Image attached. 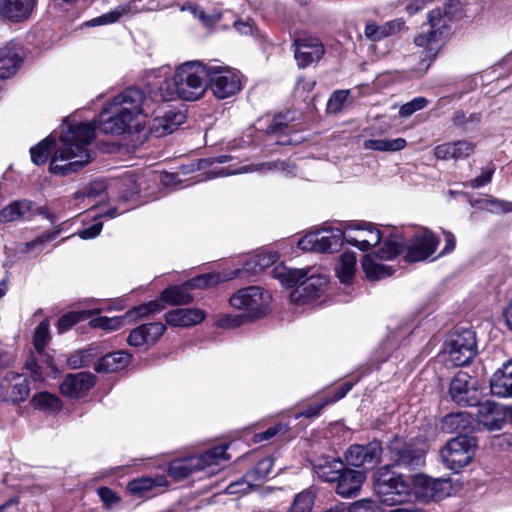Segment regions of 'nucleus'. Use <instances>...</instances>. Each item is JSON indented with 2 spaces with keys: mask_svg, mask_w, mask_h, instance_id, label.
<instances>
[{
  "mask_svg": "<svg viewBox=\"0 0 512 512\" xmlns=\"http://www.w3.org/2000/svg\"><path fill=\"white\" fill-rule=\"evenodd\" d=\"M49 341V324L42 321L35 329L34 333V347L37 352L44 350V347Z\"/></svg>",
  "mask_w": 512,
  "mask_h": 512,
  "instance_id": "nucleus-50",
  "label": "nucleus"
},
{
  "mask_svg": "<svg viewBox=\"0 0 512 512\" xmlns=\"http://www.w3.org/2000/svg\"><path fill=\"white\" fill-rule=\"evenodd\" d=\"M60 233V229H56L53 231H46L39 235L36 239L24 243L18 247V251L20 253H28L32 250H36L37 252H40L43 250L46 243L49 241L54 240L58 234Z\"/></svg>",
  "mask_w": 512,
  "mask_h": 512,
  "instance_id": "nucleus-45",
  "label": "nucleus"
},
{
  "mask_svg": "<svg viewBox=\"0 0 512 512\" xmlns=\"http://www.w3.org/2000/svg\"><path fill=\"white\" fill-rule=\"evenodd\" d=\"M474 456V450H440L439 454L441 463L453 473L469 465Z\"/></svg>",
  "mask_w": 512,
  "mask_h": 512,
  "instance_id": "nucleus-29",
  "label": "nucleus"
},
{
  "mask_svg": "<svg viewBox=\"0 0 512 512\" xmlns=\"http://www.w3.org/2000/svg\"><path fill=\"white\" fill-rule=\"evenodd\" d=\"M422 496L427 500L439 501L450 495L452 486L449 479L416 475L413 479Z\"/></svg>",
  "mask_w": 512,
  "mask_h": 512,
  "instance_id": "nucleus-18",
  "label": "nucleus"
},
{
  "mask_svg": "<svg viewBox=\"0 0 512 512\" xmlns=\"http://www.w3.org/2000/svg\"><path fill=\"white\" fill-rule=\"evenodd\" d=\"M490 390L501 398L512 397V361L505 362L490 379Z\"/></svg>",
  "mask_w": 512,
  "mask_h": 512,
  "instance_id": "nucleus-23",
  "label": "nucleus"
},
{
  "mask_svg": "<svg viewBox=\"0 0 512 512\" xmlns=\"http://www.w3.org/2000/svg\"><path fill=\"white\" fill-rule=\"evenodd\" d=\"M404 21L401 19L386 22L383 25H376L375 23H367L365 27V36L371 41H379L388 37L404 28Z\"/></svg>",
  "mask_w": 512,
  "mask_h": 512,
  "instance_id": "nucleus-35",
  "label": "nucleus"
},
{
  "mask_svg": "<svg viewBox=\"0 0 512 512\" xmlns=\"http://www.w3.org/2000/svg\"><path fill=\"white\" fill-rule=\"evenodd\" d=\"M95 138L93 123L68 124L62 129L60 144L56 147L55 139L51 136L42 140L30 149L31 160L36 165L44 164L54 153L50 161V171L59 176H67L78 172L93 159L89 146Z\"/></svg>",
  "mask_w": 512,
  "mask_h": 512,
  "instance_id": "nucleus-1",
  "label": "nucleus"
},
{
  "mask_svg": "<svg viewBox=\"0 0 512 512\" xmlns=\"http://www.w3.org/2000/svg\"><path fill=\"white\" fill-rule=\"evenodd\" d=\"M102 227H103L102 223H100V222L95 223V224L91 225L90 227L85 228V229L81 230L80 232H78V236L81 239H85V240L93 239L100 234Z\"/></svg>",
  "mask_w": 512,
  "mask_h": 512,
  "instance_id": "nucleus-63",
  "label": "nucleus"
},
{
  "mask_svg": "<svg viewBox=\"0 0 512 512\" xmlns=\"http://www.w3.org/2000/svg\"><path fill=\"white\" fill-rule=\"evenodd\" d=\"M229 459L226 450H204L197 455L172 461L168 468V474L175 480H182L205 468L221 466Z\"/></svg>",
  "mask_w": 512,
  "mask_h": 512,
  "instance_id": "nucleus-8",
  "label": "nucleus"
},
{
  "mask_svg": "<svg viewBox=\"0 0 512 512\" xmlns=\"http://www.w3.org/2000/svg\"><path fill=\"white\" fill-rule=\"evenodd\" d=\"M381 238V232L371 223H357L345 229V241L362 251L377 245Z\"/></svg>",
  "mask_w": 512,
  "mask_h": 512,
  "instance_id": "nucleus-14",
  "label": "nucleus"
},
{
  "mask_svg": "<svg viewBox=\"0 0 512 512\" xmlns=\"http://www.w3.org/2000/svg\"><path fill=\"white\" fill-rule=\"evenodd\" d=\"M95 385V376L89 372L67 374L60 385V392L72 399L86 395Z\"/></svg>",
  "mask_w": 512,
  "mask_h": 512,
  "instance_id": "nucleus-17",
  "label": "nucleus"
},
{
  "mask_svg": "<svg viewBox=\"0 0 512 512\" xmlns=\"http://www.w3.org/2000/svg\"><path fill=\"white\" fill-rule=\"evenodd\" d=\"M185 121V115L180 111L158 110L149 122L148 133L157 138L173 133Z\"/></svg>",
  "mask_w": 512,
  "mask_h": 512,
  "instance_id": "nucleus-16",
  "label": "nucleus"
},
{
  "mask_svg": "<svg viewBox=\"0 0 512 512\" xmlns=\"http://www.w3.org/2000/svg\"><path fill=\"white\" fill-rule=\"evenodd\" d=\"M100 313V310H82V311H72L65 315H63L57 325V329L60 333L69 330L73 325L88 319L93 314Z\"/></svg>",
  "mask_w": 512,
  "mask_h": 512,
  "instance_id": "nucleus-42",
  "label": "nucleus"
},
{
  "mask_svg": "<svg viewBox=\"0 0 512 512\" xmlns=\"http://www.w3.org/2000/svg\"><path fill=\"white\" fill-rule=\"evenodd\" d=\"M130 11L129 5H120L110 12L103 14L99 17H96L90 20L87 24L89 26H98L104 24H111L120 19L121 16L127 14Z\"/></svg>",
  "mask_w": 512,
  "mask_h": 512,
  "instance_id": "nucleus-46",
  "label": "nucleus"
},
{
  "mask_svg": "<svg viewBox=\"0 0 512 512\" xmlns=\"http://www.w3.org/2000/svg\"><path fill=\"white\" fill-rule=\"evenodd\" d=\"M208 85L215 97L226 99L242 89L241 75L218 60L208 62Z\"/></svg>",
  "mask_w": 512,
  "mask_h": 512,
  "instance_id": "nucleus-9",
  "label": "nucleus"
},
{
  "mask_svg": "<svg viewBox=\"0 0 512 512\" xmlns=\"http://www.w3.org/2000/svg\"><path fill=\"white\" fill-rule=\"evenodd\" d=\"M205 316V312L198 308H180L169 311L165 320L171 326L189 327L201 323Z\"/></svg>",
  "mask_w": 512,
  "mask_h": 512,
  "instance_id": "nucleus-28",
  "label": "nucleus"
},
{
  "mask_svg": "<svg viewBox=\"0 0 512 512\" xmlns=\"http://www.w3.org/2000/svg\"><path fill=\"white\" fill-rule=\"evenodd\" d=\"M286 430H287V426L279 423L273 427H270L269 429H267L264 432L255 434L252 438V441L254 444L261 443L263 441H267V440L273 438L274 436H276L280 433L284 434L286 432Z\"/></svg>",
  "mask_w": 512,
  "mask_h": 512,
  "instance_id": "nucleus-57",
  "label": "nucleus"
},
{
  "mask_svg": "<svg viewBox=\"0 0 512 512\" xmlns=\"http://www.w3.org/2000/svg\"><path fill=\"white\" fill-rule=\"evenodd\" d=\"M390 239L397 240L400 243V253H404V259L407 262L426 260L435 252L439 244V238L427 229L418 231L412 237L406 248L403 247V243L399 237L393 236Z\"/></svg>",
  "mask_w": 512,
  "mask_h": 512,
  "instance_id": "nucleus-12",
  "label": "nucleus"
},
{
  "mask_svg": "<svg viewBox=\"0 0 512 512\" xmlns=\"http://www.w3.org/2000/svg\"><path fill=\"white\" fill-rule=\"evenodd\" d=\"M30 393L29 382L25 375L7 372L0 380V401L13 405L25 401Z\"/></svg>",
  "mask_w": 512,
  "mask_h": 512,
  "instance_id": "nucleus-13",
  "label": "nucleus"
},
{
  "mask_svg": "<svg viewBox=\"0 0 512 512\" xmlns=\"http://www.w3.org/2000/svg\"><path fill=\"white\" fill-rule=\"evenodd\" d=\"M384 457L392 461L393 466L415 469L425 463L424 450H385Z\"/></svg>",
  "mask_w": 512,
  "mask_h": 512,
  "instance_id": "nucleus-25",
  "label": "nucleus"
},
{
  "mask_svg": "<svg viewBox=\"0 0 512 512\" xmlns=\"http://www.w3.org/2000/svg\"><path fill=\"white\" fill-rule=\"evenodd\" d=\"M225 280L219 273H207L199 275L188 282L191 289L211 288Z\"/></svg>",
  "mask_w": 512,
  "mask_h": 512,
  "instance_id": "nucleus-47",
  "label": "nucleus"
},
{
  "mask_svg": "<svg viewBox=\"0 0 512 512\" xmlns=\"http://www.w3.org/2000/svg\"><path fill=\"white\" fill-rule=\"evenodd\" d=\"M493 173H494V169H488V170L484 171L480 176H478L470 181V186L472 188H479V187H482V186L488 184L492 179Z\"/></svg>",
  "mask_w": 512,
  "mask_h": 512,
  "instance_id": "nucleus-64",
  "label": "nucleus"
},
{
  "mask_svg": "<svg viewBox=\"0 0 512 512\" xmlns=\"http://www.w3.org/2000/svg\"><path fill=\"white\" fill-rule=\"evenodd\" d=\"M36 0H0V16L12 22L28 19Z\"/></svg>",
  "mask_w": 512,
  "mask_h": 512,
  "instance_id": "nucleus-21",
  "label": "nucleus"
},
{
  "mask_svg": "<svg viewBox=\"0 0 512 512\" xmlns=\"http://www.w3.org/2000/svg\"><path fill=\"white\" fill-rule=\"evenodd\" d=\"M38 353V358L41 362V365L44 367H46L47 369L50 370V372H48V374L55 378L58 374H59V371H58V368L56 367L53 359L44 353V350L40 351V352H37Z\"/></svg>",
  "mask_w": 512,
  "mask_h": 512,
  "instance_id": "nucleus-61",
  "label": "nucleus"
},
{
  "mask_svg": "<svg viewBox=\"0 0 512 512\" xmlns=\"http://www.w3.org/2000/svg\"><path fill=\"white\" fill-rule=\"evenodd\" d=\"M446 36L445 34H440L437 30L429 29L427 32L419 33L415 37L414 43L416 46L424 49L427 58L433 59L441 49Z\"/></svg>",
  "mask_w": 512,
  "mask_h": 512,
  "instance_id": "nucleus-31",
  "label": "nucleus"
},
{
  "mask_svg": "<svg viewBox=\"0 0 512 512\" xmlns=\"http://www.w3.org/2000/svg\"><path fill=\"white\" fill-rule=\"evenodd\" d=\"M388 468L389 463L376 472L375 491L386 505L404 504L411 496V486L402 476L390 473Z\"/></svg>",
  "mask_w": 512,
  "mask_h": 512,
  "instance_id": "nucleus-6",
  "label": "nucleus"
},
{
  "mask_svg": "<svg viewBox=\"0 0 512 512\" xmlns=\"http://www.w3.org/2000/svg\"><path fill=\"white\" fill-rule=\"evenodd\" d=\"M348 90L335 91L328 100L327 109L331 113H338L348 99Z\"/></svg>",
  "mask_w": 512,
  "mask_h": 512,
  "instance_id": "nucleus-53",
  "label": "nucleus"
},
{
  "mask_svg": "<svg viewBox=\"0 0 512 512\" xmlns=\"http://www.w3.org/2000/svg\"><path fill=\"white\" fill-rule=\"evenodd\" d=\"M230 305L243 311L241 315H226L218 320L221 328H235L240 326L246 318H259L269 309L270 295L260 287L250 286L238 290L230 297Z\"/></svg>",
  "mask_w": 512,
  "mask_h": 512,
  "instance_id": "nucleus-5",
  "label": "nucleus"
},
{
  "mask_svg": "<svg viewBox=\"0 0 512 512\" xmlns=\"http://www.w3.org/2000/svg\"><path fill=\"white\" fill-rule=\"evenodd\" d=\"M478 442L474 436L468 434H461L457 437L450 439L445 448H477Z\"/></svg>",
  "mask_w": 512,
  "mask_h": 512,
  "instance_id": "nucleus-52",
  "label": "nucleus"
},
{
  "mask_svg": "<svg viewBox=\"0 0 512 512\" xmlns=\"http://www.w3.org/2000/svg\"><path fill=\"white\" fill-rule=\"evenodd\" d=\"M345 240V230L341 228H323L306 234L298 241L303 251L329 252L337 251Z\"/></svg>",
  "mask_w": 512,
  "mask_h": 512,
  "instance_id": "nucleus-11",
  "label": "nucleus"
},
{
  "mask_svg": "<svg viewBox=\"0 0 512 512\" xmlns=\"http://www.w3.org/2000/svg\"><path fill=\"white\" fill-rule=\"evenodd\" d=\"M208 63L194 60L180 64L170 80H165L159 88L164 101L178 97L185 101L202 98L208 87Z\"/></svg>",
  "mask_w": 512,
  "mask_h": 512,
  "instance_id": "nucleus-3",
  "label": "nucleus"
},
{
  "mask_svg": "<svg viewBox=\"0 0 512 512\" xmlns=\"http://www.w3.org/2000/svg\"><path fill=\"white\" fill-rule=\"evenodd\" d=\"M366 476L362 471L345 468L336 479V493L343 498L356 497L365 482Z\"/></svg>",
  "mask_w": 512,
  "mask_h": 512,
  "instance_id": "nucleus-20",
  "label": "nucleus"
},
{
  "mask_svg": "<svg viewBox=\"0 0 512 512\" xmlns=\"http://www.w3.org/2000/svg\"><path fill=\"white\" fill-rule=\"evenodd\" d=\"M165 331V325L160 322L143 324L130 332L127 341L129 345L135 347H139L144 344H153L164 334Z\"/></svg>",
  "mask_w": 512,
  "mask_h": 512,
  "instance_id": "nucleus-22",
  "label": "nucleus"
},
{
  "mask_svg": "<svg viewBox=\"0 0 512 512\" xmlns=\"http://www.w3.org/2000/svg\"><path fill=\"white\" fill-rule=\"evenodd\" d=\"M30 404L34 409L46 415L58 414L63 408L61 399L47 391L35 393L30 400Z\"/></svg>",
  "mask_w": 512,
  "mask_h": 512,
  "instance_id": "nucleus-33",
  "label": "nucleus"
},
{
  "mask_svg": "<svg viewBox=\"0 0 512 512\" xmlns=\"http://www.w3.org/2000/svg\"><path fill=\"white\" fill-rule=\"evenodd\" d=\"M309 270L292 269L284 265L273 268L272 276L287 287L295 286L290 293V299L297 305H304L317 299L324 292L328 279L324 275L312 274L308 276Z\"/></svg>",
  "mask_w": 512,
  "mask_h": 512,
  "instance_id": "nucleus-4",
  "label": "nucleus"
},
{
  "mask_svg": "<svg viewBox=\"0 0 512 512\" xmlns=\"http://www.w3.org/2000/svg\"><path fill=\"white\" fill-rule=\"evenodd\" d=\"M446 362L455 367L468 365L477 354L476 334L468 328L453 331L444 344Z\"/></svg>",
  "mask_w": 512,
  "mask_h": 512,
  "instance_id": "nucleus-7",
  "label": "nucleus"
},
{
  "mask_svg": "<svg viewBox=\"0 0 512 512\" xmlns=\"http://www.w3.org/2000/svg\"><path fill=\"white\" fill-rule=\"evenodd\" d=\"M146 97L139 88H128L115 96L101 112L99 128L105 134L138 133L145 129Z\"/></svg>",
  "mask_w": 512,
  "mask_h": 512,
  "instance_id": "nucleus-2",
  "label": "nucleus"
},
{
  "mask_svg": "<svg viewBox=\"0 0 512 512\" xmlns=\"http://www.w3.org/2000/svg\"><path fill=\"white\" fill-rule=\"evenodd\" d=\"M428 100L425 97H416L400 107L399 115L403 118L411 116L416 111L425 108Z\"/></svg>",
  "mask_w": 512,
  "mask_h": 512,
  "instance_id": "nucleus-51",
  "label": "nucleus"
},
{
  "mask_svg": "<svg viewBox=\"0 0 512 512\" xmlns=\"http://www.w3.org/2000/svg\"><path fill=\"white\" fill-rule=\"evenodd\" d=\"M406 140L404 138L395 139H368L363 143L366 150H373L379 152H396L406 147Z\"/></svg>",
  "mask_w": 512,
  "mask_h": 512,
  "instance_id": "nucleus-38",
  "label": "nucleus"
},
{
  "mask_svg": "<svg viewBox=\"0 0 512 512\" xmlns=\"http://www.w3.org/2000/svg\"><path fill=\"white\" fill-rule=\"evenodd\" d=\"M106 190V184L102 180H95L89 183L81 193L84 197H97L104 193Z\"/></svg>",
  "mask_w": 512,
  "mask_h": 512,
  "instance_id": "nucleus-60",
  "label": "nucleus"
},
{
  "mask_svg": "<svg viewBox=\"0 0 512 512\" xmlns=\"http://www.w3.org/2000/svg\"><path fill=\"white\" fill-rule=\"evenodd\" d=\"M338 278L342 283L352 281L356 270V255L354 252H345L341 255L335 267Z\"/></svg>",
  "mask_w": 512,
  "mask_h": 512,
  "instance_id": "nucleus-37",
  "label": "nucleus"
},
{
  "mask_svg": "<svg viewBox=\"0 0 512 512\" xmlns=\"http://www.w3.org/2000/svg\"><path fill=\"white\" fill-rule=\"evenodd\" d=\"M101 500L105 503L106 506H112L115 503L119 502V497L115 492L107 487H101L97 491Z\"/></svg>",
  "mask_w": 512,
  "mask_h": 512,
  "instance_id": "nucleus-62",
  "label": "nucleus"
},
{
  "mask_svg": "<svg viewBox=\"0 0 512 512\" xmlns=\"http://www.w3.org/2000/svg\"><path fill=\"white\" fill-rule=\"evenodd\" d=\"M34 212V204L29 200H17L0 211V222L8 223L28 218Z\"/></svg>",
  "mask_w": 512,
  "mask_h": 512,
  "instance_id": "nucleus-32",
  "label": "nucleus"
},
{
  "mask_svg": "<svg viewBox=\"0 0 512 512\" xmlns=\"http://www.w3.org/2000/svg\"><path fill=\"white\" fill-rule=\"evenodd\" d=\"M475 144L467 140H458L438 145L434 149L437 159H464L474 152Z\"/></svg>",
  "mask_w": 512,
  "mask_h": 512,
  "instance_id": "nucleus-24",
  "label": "nucleus"
},
{
  "mask_svg": "<svg viewBox=\"0 0 512 512\" xmlns=\"http://www.w3.org/2000/svg\"><path fill=\"white\" fill-rule=\"evenodd\" d=\"M314 496L310 491H303L295 496L289 512H311Z\"/></svg>",
  "mask_w": 512,
  "mask_h": 512,
  "instance_id": "nucleus-48",
  "label": "nucleus"
},
{
  "mask_svg": "<svg viewBox=\"0 0 512 512\" xmlns=\"http://www.w3.org/2000/svg\"><path fill=\"white\" fill-rule=\"evenodd\" d=\"M383 452L385 450H347L345 459L349 465L373 470L382 462Z\"/></svg>",
  "mask_w": 512,
  "mask_h": 512,
  "instance_id": "nucleus-26",
  "label": "nucleus"
},
{
  "mask_svg": "<svg viewBox=\"0 0 512 512\" xmlns=\"http://www.w3.org/2000/svg\"><path fill=\"white\" fill-rule=\"evenodd\" d=\"M401 245L397 240L388 239L376 254H367L362 260V267L371 280H380L391 276L393 269L390 266L382 264V260H390L400 254Z\"/></svg>",
  "mask_w": 512,
  "mask_h": 512,
  "instance_id": "nucleus-10",
  "label": "nucleus"
},
{
  "mask_svg": "<svg viewBox=\"0 0 512 512\" xmlns=\"http://www.w3.org/2000/svg\"><path fill=\"white\" fill-rule=\"evenodd\" d=\"M349 512H382V510L377 502L361 499L350 505Z\"/></svg>",
  "mask_w": 512,
  "mask_h": 512,
  "instance_id": "nucleus-56",
  "label": "nucleus"
},
{
  "mask_svg": "<svg viewBox=\"0 0 512 512\" xmlns=\"http://www.w3.org/2000/svg\"><path fill=\"white\" fill-rule=\"evenodd\" d=\"M124 317H97L90 321V326L93 328H101L108 331H115L121 328Z\"/></svg>",
  "mask_w": 512,
  "mask_h": 512,
  "instance_id": "nucleus-49",
  "label": "nucleus"
},
{
  "mask_svg": "<svg viewBox=\"0 0 512 512\" xmlns=\"http://www.w3.org/2000/svg\"><path fill=\"white\" fill-rule=\"evenodd\" d=\"M278 256L276 253H259L253 257L244 266L245 271L256 274L274 264Z\"/></svg>",
  "mask_w": 512,
  "mask_h": 512,
  "instance_id": "nucleus-43",
  "label": "nucleus"
},
{
  "mask_svg": "<svg viewBox=\"0 0 512 512\" xmlns=\"http://www.w3.org/2000/svg\"><path fill=\"white\" fill-rule=\"evenodd\" d=\"M161 310V304L156 301H152L128 311L127 317H144L150 313L158 312Z\"/></svg>",
  "mask_w": 512,
  "mask_h": 512,
  "instance_id": "nucleus-54",
  "label": "nucleus"
},
{
  "mask_svg": "<svg viewBox=\"0 0 512 512\" xmlns=\"http://www.w3.org/2000/svg\"><path fill=\"white\" fill-rule=\"evenodd\" d=\"M91 356L89 350L77 351L68 358L67 363L72 369L85 367L88 366Z\"/></svg>",
  "mask_w": 512,
  "mask_h": 512,
  "instance_id": "nucleus-55",
  "label": "nucleus"
},
{
  "mask_svg": "<svg viewBox=\"0 0 512 512\" xmlns=\"http://www.w3.org/2000/svg\"><path fill=\"white\" fill-rule=\"evenodd\" d=\"M190 286L188 282L181 286H175L165 289L161 296L162 299L172 305H186L193 301V296L189 293Z\"/></svg>",
  "mask_w": 512,
  "mask_h": 512,
  "instance_id": "nucleus-39",
  "label": "nucleus"
},
{
  "mask_svg": "<svg viewBox=\"0 0 512 512\" xmlns=\"http://www.w3.org/2000/svg\"><path fill=\"white\" fill-rule=\"evenodd\" d=\"M167 485L165 477H142L130 481L127 485V489L131 494L143 495L144 493L152 490L155 487H164Z\"/></svg>",
  "mask_w": 512,
  "mask_h": 512,
  "instance_id": "nucleus-40",
  "label": "nucleus"
},
{
  "mask_svg": "<svg viewBox=\"0 0 512 512\" xmlns=\"http://www.w3.org/2000/svg\"><path fill=\"white\" fill-rule=\"evenodd\" d=\"M26 368L30 371L31 377L35 381H39L44 378V369L38 357H30L26 362Z\"/></svg>",
  "mask_w": 512,
  "mask_h": 512,
  "instance_id": "nucleus-59",
  "label": "nucleus"
},
{
  "mask_svg": "<svg viewBox=\"0 0 512 512\" xmlns=\"http://www.w3.org/2000/svg\"><path fill=\"white\" fill-rule=\"evenodd\" d=\"M130 354L117 351L103 356L95 366L97 372L112 373L124 369L130 362Z\"/></svg>",
  "mask_w": 512,
  "mask_h": 512,
  "instance_id": "nucleus-34",
  "label": "nucleus"
},
{
  "mask_svg": "<svg viewBox=\"0 0 512 512\" xmlns=\"http://www.w3.org/2000/svg\"><path fill=\"white\" fill-rule=\"evenodd\" d=\"M273 463H274L273 458L266 457V458L260 460L256 464V466L254 467V469L252 470L251 473L255 474L258 478H265L271 473Z\"/></svg>",
  "mask_w": 512,
  "mask_h": 512,
  "instance_id": "nucleus-58",
  "label": "nucleus"
},
{
  "mask_svg": "<svg viewBox=\"0 0 512 512\" xmlns=\"http://www.w3.org/2000/svg\"><path fill=\"white\" fill-rule=\"evenodd\" d=\"M314 472L326 482L336 481L338 475L344 471V463L339 457H320L311 462Z\"/></svg>",
  "mask_w": 512,
  "mask_h": 512,
  "instance_id": "nucleus-27",
  "label": "nucleus"
},
{
  "mask_svg": "<svg viewBox=\"0 0 512 512\" xmlns=\"http://www.w3.org/2000/svg\"><path fill=\"white\" fill-rule=\"evenodd\" d=\"M471 377L466 372H458L450 383L449 393L452 400L459 405L477 404L476 389L471 386Z\"/></svg>",
  "mask_w": 512,
  "mask_h": 512,
  "instance_id": "nucleus-19",
  "label": "nucleus"
},
{
  "mask_svg": "<svg viewBox=\"0 0 512 512\" xmlns=\"http://www.w3.org/2000/svg\"><path fill=\"white\" fill-rule=\"evenodd\" d=\"M449 12L446 7L433 9L428 14L429 29L437 30L440 34H448Z\"/></svg>",
  "mask_w": 512,
  "mask_h": 512,
  "instance_id": "nucleus-44",
  "label": "nucleus"
},
{
  "mask_svg": "<svg viewBox=\"0 0 512 512\" xmlns=\"http://www.w3.org/2000/svg\"><path fill=\"white\" fill-rule=\"evenodd\" d=\"M274 169H284V163L280 162V161L265 162V163L255 164V165H246L237 171L220 169L219 171L213 170L212 173L214 174L213 175L214 177H219V176L223 177V176L233 175V174H237V173H249V172H254V171H270V170H274Z\"/></svg>",
  "mask_w": 512,
  "mask_h": 512,
  "instance_id": "nucleus-41",
  "label": "nucleus"
},
{
  "mask_svg": "<svg viewBox=\"0 0 512 512\" xmlns=\"http://www.w3.org/2000/svg\"><path fill=\"white\" fill-rule=\"evenodd\" d=\"M477 418L478 421L490 429L498 428L500 422V410L497 404L490 401L479 403L477 401Z\"/></svg>",
  "mask_w": 512,
  "mask_h": 512,
  "instance_id": "nucleus-36",
  "label": "nucleus"
},
{
  "mask_svg": "<svg viewBox=\"0 0 512 512\" xmlns=\"http://www.w3.org/2000/svg\"><path fill=\"white\" fill-rule=\"evenodd\" d=\"M20 63V49L15 44L0 48V79L13 75Z\"/></svg>",
  "mask_w": 512,
  "mask_h": 512,
  "instance_id": "nucleus-30",
  "label": "nucleus"
},
{
  "mask_svg": "<svg viewBox=\"0 0 512 512\" xmlns=\"http://www.w3.org/2000/svg\"><path fill=\"white\" fill-rule=\"evenodd\" d=\"M294 57L300 68H305L314 62H318L325 50L322 42L311 36H303L294 41Z\"/></svg>",
  "mask_w": 512,
  "mask_h": 512,
  "instance_id": "nucleus-15",
  "label": "nucleus"
}]
</instances>
